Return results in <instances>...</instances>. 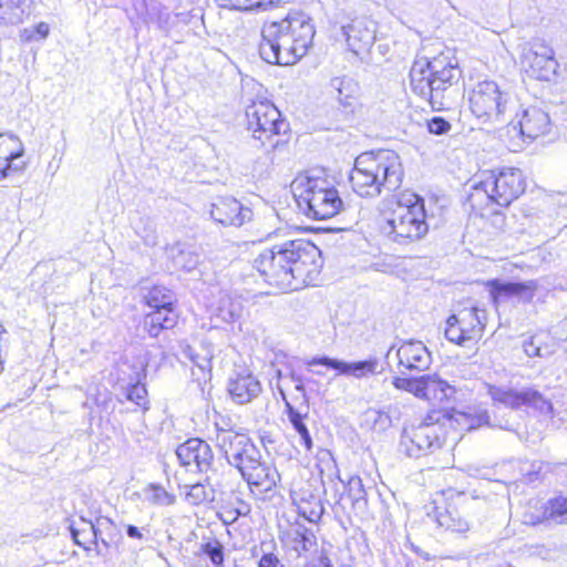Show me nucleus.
Here are the masks:
<instances>
[{"instance_id": "1", "label": "nucleus", "mask_w": 567, "mask_h": 567, "mask_svg": "<svg viewBox=\"0 0 567 567\" xmlns=\"http://www.w3.org/2000/svg\"><path fill=\"white\" fill-rule=\"evenodd\" d=\"M392 384L395 389L412 393L431 405L417 424L404 427L401 445L405 453L412 457H421L442 450L447 444L450 434L456 431L457 412L452 406L454 388L429 375L395 377Z\"/></svg>"}, {"instance_id": "2", "label": "nucleus", "mask_w": 567, "mask_h": 567, "mask_svg": "<svg viewBox=\"0 0 567 567\" xmlns=\"http://www.w3.org/2000/svg\"><path fill=\"white\" fill-rule=\"evenodd\" d=\"M319 248L315 241L298 238L265 249L255 259L254 267L269 286L282 292L318 286Z\"/></svg>"}, {"instance_id": "3", "label": "nucleus", "mask_w": 567, "mask_h": 567, "mask_svg": "<svg viewBox=\"0 0 567 567\" xmlns=\"http://www.w3.org/2000/svg\"><path fill=\"white\" fill-rule=\"evenodd\" d=\"M527 189V177L517 167L483 171L470 187L465 205L472 214L489 218L501 214Z\"/></svg>"}, {"instance_id": "4", "label": "nucleus", "mask_w": 567, "mask_h": 567, "mask_svg": "<svg viewBox=\"0 0 567 567\" xmlns=\"http://www.w3.org/2000/svg\"><path fill=\"white\" fill-rule=\"evenodd\" d=\"M409 75L411 90L426 100L433 111H443L447 92L462 79L463 71L455 52L444 49L432 58L415 60Z\"/></svg>"}, {"instance_id": "5", "label": "nucleus", "mask_w": 567, "mask_h": 567, "mask_svg": "<svg viewBox=\"0 0 567 567\" xmlns=\"http://www.w3.org/2000/svg\"><path fill=\"white\" fill-rule=\"evenodd\" d=\"M404 176L400 156L390 150L367 151L354 158L349 174L351 189L360 197L373 198L394 192Z\"/></svg>"}, {"instance_id": "6", "label": "nucleus", "mask_w": 567, "mask_h": 567, "mask_svg": "<svg viewBox=\"0 0 567 567\" xmlns=\"http://www.w3.org/2000/svg\"><path fill=\"white\" fill-rule=\"evenodd\" d=\"M216 445L229 465L237 468L251 491H271L280 480L276 467L261 457L252 441L236 431H221L215 436Z\"/></svg>"}, {"instance_id": "7", "label": "nucleus", "mask_w": 567, "mask_h": 567, "mask_svg": "<svg viewBox=\"0 0 567 567\" xmlns=\"http://www.w3.org/2000/svg\"><path fill=\"white\" fill-rule=\"evenodd\" d=\"M425 200L414 192L403 190L381 210V227L396 243H413L429 233Z\"/></svg>"}, {"instance_id": "8", "label": "nucleus", "mask_w": 567, "mask_h": 567, "mask_svg": "<svg viewBox=\"0 0 567 567\" xmlns=\"http://www.w3.org/2000/svg\"><path fill=\"white\" fill-rule=\"evenodd\" d=\"M429 515L439 527L456 536H465L471 529L470 498L463 491L445 488L431 499Z\"/></svg>"}, {"instance_id": "9", "label": "nucleus", "mask_w": 567, "mask_h": 567, "mask_svg": "<svg viewBox=\"0 0 567 567\" xmlns=\"http://www.w3.org/2000/svg\"><path fill=\"white\" fill-rule=\"evenodd\" d=\"M509 106V94L494 81H481L468 92V109L482 123L504 121Z\"/></svg>"}, {"instance_id": "10", "label": "nucleus", "mask_w": 567, "mask_h": 567, "mask_svg": "<svg viewBox=\"0 0 567 567\" xmlns=\"http://www.w3.org/2000/svg\"><path fill=\"white\" fill-rule=\"evenodd\" d=\"M487 316L476 306L464 307L447 317L444 336L447 341L463 348L476 346L484 337Z\"/></svg>"}, {"instance_id": "11", "label": "nucleus", "mask_w": 567, "mask_h": 567, "mask_svg": "<svg viewBox=\"0 0 567 567\" xmlns=\"http://www.w3.org/2000/svg\"><path fill=\"white\" fill-rule=\"evenodd\" d=\"M519 66L524 78L528 81L550 83L561 73L554 49L539 38L524 49Z\"/></svg>"}, {"instance_id": "12", "label": "nucleus", "mask_w": 567, "mask_h": 567, "mask_svg": "<svg viewBox=\"0 0 567 567\" xmlns=\"http://www.w3.org/2000/svg\"><path fill=\"white\" fill-rule=\"evenodd\" d=\"M245 113L247 130L262 145L272 136L285 134L289 130V124L281 112L267 99L252 101L246 106Z\"/></svg>"}, {"instance_id": "13", "label": "nucleus", "mask_w": 567, "mask_h": 567, "mask_svg": "<svg viewBox=\"0 0 567 567\" xmlns=\"http://www.w3.org/2000/svg\"><path fill=\"white\" fill-rule=\"evenodd\" d=\"M279 393L285 401L288 419L300 436V442L307 451L312 447V439L305 420L308 419L303 409L307 408L305 385L300 378L279 375Z\"/></svg>"}, {"instance_id": "14", "label": "nucleus", "mask_w": 567, "mask_h": 567, "mask_svg": "<svg viewBox=\"0 0 567 567\" xmlns=\"http://www.w3.org/2000/svg\"><path fill=\"white\" fill-rule=\"evenodd\" d=\"M487 392L495 404L507 409H532L543 413L553 412V403L546 399L539 391L534 389H524L517 391L514 389H503L496 385H488Z\"/></svg>"}, {"instance_id": "15", "label": "nucleus", "mask_w": 567, "mask_h": 567, "mask_svg": "<svg viewBox=\"0 0 567 567\" xmlns=\"http://www.w3.org/2000/svg\"><path fill=\"white\" fill-rule=\"evenodd\" d=\"M280 38H262L259 53L262 60L270 64L289 65L301 59L308 50V39L313 38H285L290 40L289 47L282 49Z\"/></svg>"}, {"instance_id": "16", "label": "nucleus", "mask_w": 567, "mask_h": 567, "mask_svg": "<svg viewBox=\"0 0 567 567\" xmlns=\"http://www.w3.org/2000/svg\"><path fill=\"white\" fill-rule=\"evenodd\" d=\"M182 466L198 472H207L214 460L209 444L200 439L193 437L179 444L175 451Z\"/></svg>"}, {"instance_id": "17", "label": "nucleus", "mask_w": 567, "mask_h": 567, "mask_svg": "<svg viewBox=\"0 0 567 567\" xmlns=\"http://www.w3.org/2000/svg\"><path fill=\"white\" fill-rule=\"evenodd\" d=\"M210 217L225 227H240L251 220L252 212L234 197H218L210 205Z\"/></svg>"}, {"instance_id": "18", "label": "nucleus", "mask_w": 567, "mask_h": 567, "mask_svg": "<svg viewBox=\"0 0 567 567\" xmlns=\"http://www.w3.org/2000/svg\"><path fill=\"white\" fill-rule=\"evenodd\" d=\"M24 147L20 138L9 132L0 133V181L25 167Z\"/></svg>"}, {"instance_id": "19", "label": "nucleus", "mask_w": 567, "mask_h": 567, "mask_svg": "<svg viewBox=\"0 0 567 567\" xmlns=\"http://www.w3.org/2000/svg\"><path fill=\"white\" fill-rule=\"evenodd\" d=\"M227 390L234 402L246 404L260 394L261 384L246 368H239L230 375Z\"/></svg>"}, {"instance_id": "20", "label": "nucleus", "mask_w": 567, "mask_h": 567, "mask_svg": "<svg viewBox=\"0 0 567 567\" xmlns=\"http://www.w3.org/2000/svg\"><path fill=\"white\" fill-rule=\"evenodd\" d=\"M485 287L494 305H498L513 297L530 301L538 288L537 282L533 280L527 282H502L497 279L486 281Z\"/></svg>"}, {"instance_id": "21", "label": "nucleus", "mask_w": 567, "mask_h": 567, "mask_svg": "<svg viewBox=\"0 0 567 567\" xmlns=\"http://www.w3.org/2000/svg\"><path fill=\"white\" fill-rule=\"evenodd\" d=\"M318 179L308 176H299L291 184V190L298 208L306 216L313 219L318 218L317 210V189Z\"/></svg>"}, {"instance_id": "22", "label": "nucleus", "mask_w": 567, "mask_h": 567, "mask_svg": "<svg viewBox=\"0 0 567 567\" xmlns=\"http://www.w3.org/2000/svg\"><path fill=\"white\" fill-rule=\"evenodd\" d=\"M401 370H423L427 365L429 352L421 341H405L396 350Z\"/></svg>"}, {"instance_id": "23", "label": "nucleus", "mask_w": 567, "mask_h": 567, "mask_svg": "<svg viewBox=\"0 0 567 567\" xmlns=\"http://www.w3.org/2000/svg\"><path fill=\"white\" fill-rule=\"evenodd\" d=\"M271 35H287V34H298V35H315L316 30L315 25L311 23L310 18L303 12H290L285 19L281 21H274L270 23L269 29Z\"/></svg>"}, {"instance_id": "24", "label": "nucleus", "mask_w": 567, "mask_h": 567, "mask_svg": "<svg viewBox=\"0 0 567 567\" xmlns=\"http://www.w3.org/2000/svg\"><path fill=\"white\" fill-rule=\"evenodd\" d=\"M518 125L522 137L533 141L548 133L550 121L544 111L529 109L523 113Z\"/></svg>"}, {"instance_id": "25", "label": "nucleus", "mask_w": 567, "mask_h": 567, "mask_svg": "<svg viewBox=\"0 0 567 567\" xmlns=\"http://www.w3.org/2000/svg\"><path fill=\"white\" fill-rule=\"evenodd\" d=\"M183 354L188 358L194 367L192 375L194 381L202 385L210 380L213 351L210 348L202 347L200 352L195 351L190 346L183 349Z\"/></svg>"}, {"instance_id": "26", "label": "nucleus", "mask_w": 567, "mask_h": 567, "mask_svg": "<svg viewBox=\"0 0 567 567\" xmlns=\"http://www.w3.org/2000/svg\"><path fill=\"white\" fill-rule=\"evenodd\" d=\"M96 530V553L106 556L111 548L121 539L120 532L114 522L106 517L100 516L94 522Z\"/></svg>"}, {"instance_id": "27", "label": "nucleus", "mask_w": 567, "mask_h": 567, "mask_svg": "<svg viewBox=\"0 0 567 567\" xmlns=\"http://www.w3.org/2000/svg\"><path fill=\"white\" fill-rule=\"evenodd\" d=\"M175 307L154 309L147 313L144 326L151 337H157L164 329H172L177 323Z\"/></svg>"}, {"instance_id": "28", "label": "nucleus", "mask_w": 567, "mask_h": 567, "mask_svg": "<svg viewBox=\"0 0 567 567\" xmlns=\"http://www.w3.org/2000/svg\"><path fill=\"white\" fill-rule=\"evenodd\" d=\"M285 542L293 550L302 553L317 551V537L315 533L302 525L292 527L285 534Z\"/></svg>"}, {"instance_id": "29", "label": "nucleus", "mask_w": 567, "mask_h": 567, "mask_svg": "<svg viewBox=\"0 0 567 567\" xmlns=\"http://www.w3.org/2000/svg\"><path fill=\"white\" fill-rule=\"evenodd\" d=\"M243 305L238 298L223 293L218 302L212 309V317L216 319V323H231L241 317Z\"/></svg>"}, {"instance_id": "30", "label": "nucleus", "mask_w": 567, "mask_h": 567, "mask_svg": "<svg viewBox=\"0 0 567 567\" xmlns=\"http://www.w3.org/2000/svg\"><path fill=\"white\" fill-rule=\"evenodd\" d=\"M70 533L74 543L84 550L89 551L94 549L96 551V530L94 528V522L84 518L72 522Z\"/></svg>"}, {"instance_id": "31", "label": "nucleus", "mask_w": 567, "mask_h": 567, "mask_svg": "<svg viewBox=\"0 0 567 567\" xmlns=\"http://www.w3.org/2000/svg\"><path fill=\"white\" fill-rule=\"evenodd\" d=\"M168 258L177 269L190 271L199 264V256L185 244H175L167 248Z\"/></svg>"}, {"instance_id": "32", "label": "nucleus", "mask_w": 567, "mask_h": 567, "mask_svg": "<svg viewBox=\"0 0 567 567\" xmlns=\"http://www.w3.org/2000/svg\"><path fill=\"white\" fill-rule=\"evenodd\" d=\"M300 516L309 523H319V496L310 488H302L295 497Z\"/></svg>"}, {"instance_id": "33", "label": "nucleus", "mask_w": 567, "mask_h": 567, "mask_svg": "<svg viewBox=\"0 0 567 567\" xmlns=\"http://www.w3.org/2000/svg\"><path fill=\"white\" fill-rule=\"evenodd\" d=\"M321 365L336 370L337 374H348L362 378L369 373H374L377 363L374 361H362L353 364H347L328 358H321Z\"/></svg>"}, {"instance_id": "34", "label": "nucleus", "mask_w": 567, "mask_h": 567, "mask_svg": "<svg viewBox=\"0 0 567 567\" xmlns=\"http://www.w3.org/2000/svg\"><path fill=\"white\" fill-rule=\"evenodd\" d=\"M25 13L24 0H0V24H18Z\"/></svg>"}, {"instance_id": "35", "label": "nucleus", "mask_w": 567, "mask_h": 567, "mask_svg": "<svg viewBox=\"0 0 567 567\" xmlns=\"http://www.w3.org/2000/svg\"><path fill=\"white\" fill-rule=\"evenodd\" d=\"M183 488L185 489L184 499L189 505H200L215 498V491L208 484L196 483L185 485Z\"/></svg>"}, {"instance_id": "36", "label": "nucleus", "mask_w": 567, "mask_h": 567, "mask_svg": "<svg viewBox=\"0 0 567 567\" xmlns=\"http://www.w3.org/2000/svg\"><path fill=\"white\" fill-rule=\"evenodd\" d=\"M321 220L332 218L343 209V200L334 188L321 190Z\"/></svg>"}, {"instance_id": "37", "label": "nucleus", "mask_w": 567, "mask_h": 567, "mask_svg": "<svg viewBox=\"0 0 567 567\" xmlns=\"http://www.w3.org/2000/svg\"><path fill=\"white\" fill-rule=\"evenodd\" d=\"M145 299L148 307L153 309L174 307L175 303L173 292L163 286H154Z\"/></svg>"}, {"instance_id": "38", "label": "nucleus", "mask_w": 567, "mask_h": 567, "mask_svg": "<svg viewBox=\"0 0 567 567\" xmlns=\"http://www.w3.org/2000/svg\"><path fill=\"white\" fill-rule=\"evenodd\" d=\"M544 516L557 523L567 522V496L558 495L547 501Z\"/></svg>"}, {"instance_id": "39", "label": "nucleus", "mask_w": 567, "mask_h": 567, "mask_svg": "<svg viewBox=\"0 0 567 567\" xmlns=\"http://www.w3.org/2000/svg\"><path fill=\"white\" fill-rule=\"evenodd\" d=\"M223 549V545L216 539L207 542L202 546L203 553L207 555L212 563L216 566H220L224 561Z\"/></svg>"}, {"instance_id": "40", "label": "nucleus", "mask_w": 567, "mask_h": 567, "mask_svg": "<svg viewBox=\"0 0 567 567\" xmlns=\"http://www.w3.org/2000/svg\"><path fill=\"white\" fill-rule=\"evenodd\" d=\"M151 502L158 506H169L176 501L175 496L168 493L164 487L152 485Z\"/></svg>"}, {"instance_id": "41", "label": "nucleus", "mask_w": 567, "mask_h": 567, "mask_svg": "<svg viewBox=\"0 0 567 567\" xmlns=\"http://www.w3.org/2000/svg\"><path fill=\"white\" fill-rule=\"evenodd\" d=\"M451 123L442 116H433L426 121V130L433 135H443L451 131Z\"/></svg>"}, {"instance_id": "42", "label": "nucleus", "mask_w": 567, "mask_h": 567, "mask_svg": "<svg viewBox=\"0 0 567 567\" xmlns=\"http://www.w3.org/2000/svg\"><path fill=\"white\" fill-rule=\"evenodd\" d=\"M136 234L143 239L146 246L153 247L157 244L156 228L151 220H146L143 228H136Z\"/></svg>"}, {"instance_id": "43", "label": "nucleus", "mask_w": 567, "mask_h": 567, "mask_svg": "<svg viewBox=\"0 0 567 567\" xmlns=\"http://www.w3.org/2000/svg\"><path fill=\"white\" fill-rule=\"evenodd\" d=\"M220 7L235 10H250L257 7V0H216Z\"/></svg>"}, {"instance_id": "44", "label": "nucleus", "mask_w": 567, "mask_h": 567, "mask_svg": "<svg viewBox=\"0 0 567 567\" xmlns=\"http://www.w3.org/2000/svg\"><path fill=\"white\" fill-rule=\"evenodd\" d=\"M147 391L143 384H133L127 391V399L135 402L137 405H144L146 403Z\"/></svg>"}, {"instance_id": "45", "label": "nucleus", "mask_w": 567, "mask_h": 567, "mask_svg": "<svg viewBox=\"0 0 567 567\" xmlns=\"http://www.w3.org/2000/svg\"><path fill=\"white\" fill-rule=\"evenodd\" d=\"M127 537L131 539L138 540L141 543L147 542L148 529L146 527H137L135 525L127 524L124 526Z\"/></svg>"}, {"instance_id": "46", "label": "nucleus", "mask_w": 567, "mask_h": 567, "mask_svg": "<svg viewBox=\"0 0 567 567\" xmlns=\"http://www.w3.org/2000/svg\"><path fill=\"white\" fill-rule=\"evenodd\" d=\"M259 567H282L274 554H265L259 560Z\"/></svg>"}, {"instance_id": "47", "label": "nucleus", "mask_w": 567, "mask_h": 567, "mask_svg": "<svg viewBox=\"0 0 567 567\" xmlns=\"http://www.w3.org/2000/svg\"><path fill=\"white\" fill-rule=\"evenodd\" d=\"M215 429H216V436H217L221 431H234V430L230 427V421H229V420H226V419H220V421L215 422Z\"/></svg>"}, {"instance_id": "48", "label": "nucleus", "mask_w": 567, "mask_h": 567, "mask_svg": "<svg viewBox=\"0 0 567 567\" xmlns=\"http://www.w3.org/2000/svg\"><path fill=\"white\" fill-rule=\"evenodd\" d=\"M50 32V27L48 23L45 22H40L38 25H37V33L38 35H48Z\"/></svg>"}, {"instance_id": "49", "label": "nucleus", "mask_w": 567, "mask_h": 567, "mask_svg": "<svg viewBox=\"0 0 567 567\" xmlns=\"http://www.w3.org/2000/svg\"><path fill=\"white\" fill-rule=\"evenodd\" d=\"M281 0H257V7L266 9L267 7L278 3Z\"/></svg>"}, {"instance_id": "50", "label": "nucleus", "mask_w": 567, "mask_h": 567, "mask_svg": "<svg viewBox=\"0 0 567 567\" xmlns=\"http://www.w3.org/2000/svg\"><path fill=\"white\" fill-rule=\"evenodd\" d=\"M346 229H347L346 227H336V228H330V227H323V226H321L320 231H321V233H332V231H343V230H346Z\"/></svg>"}, {"instance_id": "51", "label": "nucleus", "mask_w": 567, "mask_h": 567, "mask_svg": "<svg viewBox=\"0 0 567 567\" xmlns=\"http://www.w3.org/2000/svg\"><path fill=\"white\" fill-rule=\"evenodd\" d=\"M305 567H319V565L317 564V561L313 559L312 561L308 563L305 565Z\"/></svg>"}, {"instance_id": "52", "label": "nucleus", "mask_w": 567, "mask_h": 567, "mask_svg": "<svg viewBox=\"0 0 567 567\" xmlns=\"http://www.w3.org/2000/svg\"><path fill=\"white\" fill-rule=\"evenodd\" d=\"M310 364H315V365L319 364V359L318 358H313Z\"/></svg>"}, {"instance_id": "53", "label": "nucleus", "mask_w": 567, "mask_h": 567, "mask_svg": "<svg viewBox=\"0 0 567 567\" xmlns=\"http://www.w3.org/2000/svg\"><path fill=\"white\" fill-rule=\"evenodd\" d=\"M342 29H343V33H344V35H349V31L347 30V28H346V27H343Z\"/></svg>"}, {"instance_id": "54", "label": "nucleus", "mask_w": 567, "mask_h": 567, "mask_svg": "<svg viewBox=\"0 0 567 567\" xmlns=\"http://www.w3.org/2000/svg\"><path fill=\"white\" fill-rule=\"evenodd\" d=\"M321 567H331V566L328 564H324V565L321 564Z\"/></svg>"}, {"instance_id": "55", "label": "nucleus", "mask_w": 567, "mask_h": 567, "mask_svg": "<svg viewBox=\"0 0 567 567\" xmlns=\"http://www.w3.org/2000/svg\"><path fill=\"white\" fill-rule=\"evenodd\" d=\"M342 567H352V566H342Z\"/></svg>"}]
</instances>
